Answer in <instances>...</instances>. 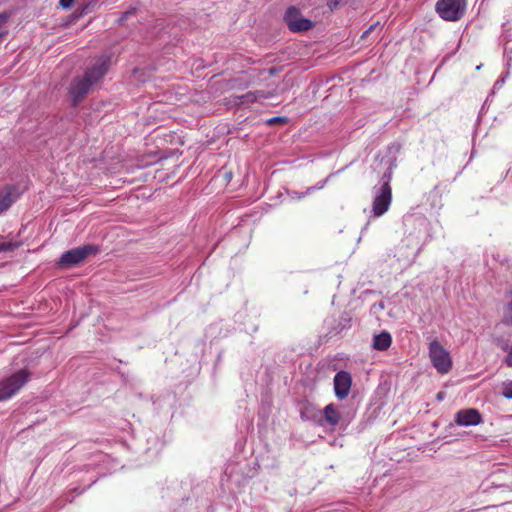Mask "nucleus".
Returning <instances> with one entry per match:
<instances>
[{"mask_svg":"<svg viewBox=\"0 0 512 512\" xmlns=\"http://www.w3.org/2000/svg\"><path fill=\"white\" fill-rule=\"evenodd\" d=\"M429 358L434 368L440 374H447L452 369L450 353L437 339L432 340L429 344Z\"/></svg>","mask_w":512,"mask_h":512,"instance_id":"obj_3","label":"nucleus"},{"mask_svg":"<svg viewBox=\"0 0 512 512\" xmlns=\"http://www.w3.org/2000/svg\"><path fill=\"white\" fill-rule=\"evenodd\" d=\"M502 322L508 326H512V300L504 309Z\"/></svg>","mask_w":512,"mask_h":512,"instance_id":"obj_14","label":"nucleus"},{"mask_svg":"<svg viewBox=\"0 0 512 512\" xmlns=\"http://www.w3.org/2000/svg\"><path fill=\"white\" fill-rule=\"evenodd\" d=\"M284 21L289 30L294 33L306 32L314 26V23L310 19L303 17L300 10L295 6H291L286 10Z\"/></svg>","mask_w":512,"mask_h":512,"instance_id":"obj_7","label":"nucleus"},{"mask_svg":"<svg viewBox=\"0 0 512 512\" xmlns=\"http://www.w3.org/2000/svg\"><path fill=\"white\" fill-rule=\"evenodd\" d=\"M466 0H438L435 5L438 15L446 21H457L465 12Z\"/></svg>","mask_w":512,"mask_h":512,"instance_id":"obj_5","label":"nucleus"},{"mask_svg":"<svg viewBox=\"0 0 512 512\" xmlns=\"http://www.w3.org/2000/svg\"><path fill=\"white\" fill-rule=\"evenodd\" d=\"M111 63V57L107 54L95 58L93 64L87 68L82 77L74 78L69 87V95L73 106L78 105L107 73Z\"/></svg>","mask_w":512,"mask_h":512,"instance_id":"obj_1","label":"nucleus"},{"mask_svg":"<svg viewBox=\"0 0 512 512\" xmlns=\"http://www.w3.org/2000/svg\"><path fill=\"white\" fill-rule=\"evenodd\" d=\"M436 398H437L438 400H443V399H444V392H439V393L437 394Z\"/></svg>","mask_w":512,"mask_h":512,"instance_id":"obj_25","label":"nucleus"},{"mask_svg":"<svg viewBox=\"0 0 512 512\" xmlns=\"http://www.w3.org/2000/svg\"><path fill=\"white\" fill-rule=\"evenodd\" d=\"M99 248L95 245H84L68 250L62 254L58 265L62 268L73 267L83 262L87 257L95 255Z\"/></svg>","mask_w":512,"mask_h":512,"instance_id":"obj_4","label":"nucleus"},{"mask_svg":"<svg viewBox=\"0 0 512 512\" xmlns=\"http://www.w3.org/2000/svg\"><path fill=\"white\" fill-rule=\"evenodd\" d=\"M16 188L14 186H6L0 190V214L6 211L16 200Z\"/></svg>","mask_w":512,"mask_h":512,"instance_id":"obj_10","label":"nucleus"},{"mask_svg":"<svg viewBox=\"0 0 512 512\" xmlns=\"http://www.w3.org/2000/svg\"><path fill=\"white\" fill-rule=\"evenodd\" d=\"M323 414H324V418H325V421L332 427H335L336 425L339 424V421H340V414L339 412L336 410L335 406L333 404H329L327 405L324 409H323Z\"/></svg>","mask_w":512,"mask_h":512,"instance_id":"obj_13","label":"nucleus"},{"mask_svg":"<svg viewBox=\"0 0 512 512\" xmlns=\"http://www.w3.org/2000/svg\"><path fill=\"white\" fill-rule=\"evenodd\" d=\"M392 342L391 335L388 332H381L378 335H375L373 338V348L379 351L387 350Z\"/></svg>","mask_w":512,"mask_h":512,"instance_id":"obj_12","label":"nucleus"},{"mask_svg":"<svg viewBox=\"0 0 512 512\" xmlns=\"http://www.w3.org/2000/svg\"><path fill=\"white\" fill-rule=\"evenodd\" d=\"M454 422L458 426H476L482 422V416L477 409H461L455 414Z\"/></svg>","mask_w":512,"mask_h":512,"instance_id":"obj_8","label":"nucleus"},{"mask_svg":"<svg viewBox=\"0 0 512 512\" xmlns=\"http://www.w3.org/2000/svg\"><path fill=\"white\" fill-rule=\"evenodd\" d=\"M18 245L13 242L0 243V252L13 251Z\"/></svg>","mask_w":512,"mask_h":512,"instance_id":"obj_18","label":"nucleus"},{"mask_svg":"<svg viewBox=\"0 0 512 512\" xmlns=\"http://www.w3.org/2000/svg\"><path fill=\"white\" fill-rule=\"evenodd\" d=\"M285 121H286V119L283 118V117H273V118L269 119L267 121V123L269 125H272V124L277 123V122H285Z\"/></svg>","mask_w":512,"mask_h":512,"instance_id":"obj_21","label":"nucleus"},{"mask_svg":"<svg viewBox=\"0 0 512 512\" xmlns=\"http://www.w3.org/2000/svg\"><path fill=\"white\" fill-rule=\"evenodd\" d=\"M31 374L20 369L0 381V402L12 398L30 380Z\"/></svg>","mask_w":512,"mask_h":512,"instance_id":"obj_2","label":"nucleus"},{"mask_svg":"<svg viewBox=\"0 0 512 512\" xmlns=\"http://www.w3.org/2000/svg\"><path fill=\"white\" fill-rule=\"evenodd\" d=\"M374 28V25H371L362 35V37H366Z\"/></svg>","mask_w":512,"mask_h":512,"instance_id":"obj_24","label":"nucleus"},{"mask_svg":"<svg viewBox=\"0 0 512 512\" xmlns=\"http://www.w3.org/2000/svg\"><path fill=\"white\" fill-rule=\"evenodd\" d=\"M501 348L507 353L505 357V363L507 366L512 367V345L503 344Z\"/></svg>","mask_w":512,"mask_h":512,"instance_id":"obj_15","label":"nucleus"},{"mask_svg":"<svg viewBox=\"0 0 512 512\" xmlns=\"http://www.w3.org/2000/svg\"><path fill=\"white\" fill-rule=\"evenodd\" d=\"M504 83V79H498L495 84H494V88H498L500 87L502 84Z\"/></svg>","mask_w":512,"mask_h":512,"instance_id":"obj_23","label":"nucleus"},{"mask_svg":"<svg viewBox=\"0 0 512 512\" xmlns=\"http://www.w3.org/2000/svg\"><path fill=\"white\" fill-rule=\"evenodd\" d=\"M373 193L372 213L374 217H380L388 211L391 205L392 189L390 184L382 183L379 187H374Z\"/></svg>","mask_w":512,"mask_h":512,"instance_id":"obj_6","label":"nucleus"},{"mask_svg":"<svg viewBox=\"0 0 512 512\" xmlns=\"http://www.w3.org/2000/svg\"><path fill=\"white\" fill-rule=\"evenodd\" d=\"M332 175H329L324 181H321L319 182L317 185L315 186H311V187H308L306 189V194H310L311 192L315 191V190H320L322 189L325 184L328 182L329 178L331 177Z\"/></svg>","mask_w":512,"mask_h":512,"instance_id":"obj_17","label":"nucleus"},{"mask_svg":"<svg viewBox=\"0 0 512 512\" xmlns=\"http://www.w3.org/2000/svg\"><path fill=\"white\" fill-rule=\"evenodd\" d=\"M274 96L271 92L263 90L249 91L241 96H238L239 104L249 105L262 99H267Z\"/></svg>","mask_w":512,"mask_h":512,"instance_id":"obj_11","label":"nucleus"},{"mask_svg":"<svg viewBox=\"0 0 512 512\" xmlns=\"http://www.w3.org/2000/svg\"><path fill=\"white\" fill-rule=\"evenodd\" d=\"M75 0H60L59 3L63 8H70Z\"/></svg>","mask_w":512,"mask_h":512,"instance_id":"obj_22","label":"nucleus"},{"mask_svg":"<svg viewBox=\"0 0 512 512\" xmlns=\"http://www.w3.org/2000/svg\"><path fill=\"white\" fill-rule=\"evenodd\" d=\"M128 14H129L128 12L124 13L123 18H126L128 16Z\"/></svg>","mask_w":512,"mask_h":512,"instance_id":"obj_26","label":"nucleus"},{"mask_svg":"<svg viewBox=\"0 0 512 512\" xmlns=\"http://www.w3.org/2000/svg\"><path fill=\"white\" fill-rule=\"evenodd\" d=\"M502 396L506 399H512V380L503 383Z\"/></svg>","mask_w":512,"mask_h":512,"instance_id":"obj_16","label":"nucleus"},{"mask_svg":"<svg viewBox=\"0 0 512 512\" xmlns=\"http://www.w3.org/2000/svg\"><path fill=\"white\" fill-rule=\"evenodd\" d=\"M288 195L290 196L291 199L301 200L307 194H306V191L305 192L289 191Z\"/></svg>","mask_w":512,"mask_h":512,"instance_id":"obj_19","label":"nucleus"},{"mask_svg":"<svg viewBox=\"0 0 512 512\" xmlns=\"http://www.w3.org/2000/svg\"><path fill=\"white\" fill-rule=\"evenodd\" d=\"M391 177H392V172H391L390 170H388V171H387V172H385V173H384V175L382 176V183L390 184Z\"/></svg>","mask_w":512,"mask_h":512,"instance_id":"obj_20","label":"nucleus"},{"mask_svg":"<svg viewBox=\"0 0 512 512\" xmlns=\"http://www.w3.org/2000/svg\"><path fill=\"white\" fill-rule=\"evenodd\" d=\"M352 378L351 375L346 371H339L334 376V391L338 399H345L351 389Z\"/></svg>","mask_w":512,"mask_h":512,"instance_id":"obj_9","label":"nucleus"}]
</instances>
